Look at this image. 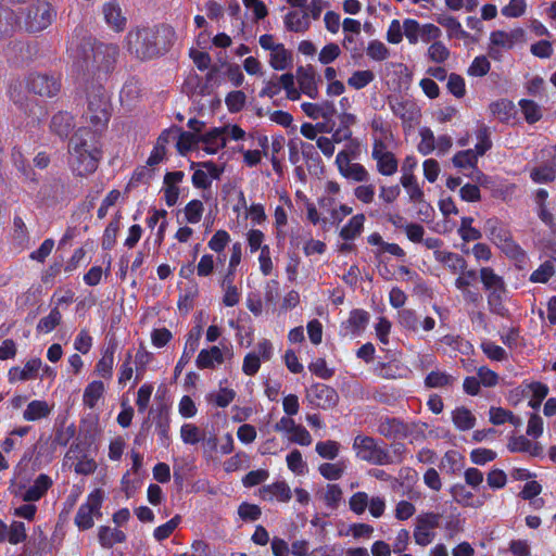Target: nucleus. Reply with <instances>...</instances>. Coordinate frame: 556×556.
Returning a JSON list of instances; mask_svg holds the SVG:
<instances>
[{"label": "nucleus", "instance_id": "1", "mask_svg": "<svg viewBox=\"0 0 556 556\" xmlns=\"http://www.w3.org/2000/svg\"><path fill=\"white\" fill-rule=\"evenodd\" d=\"M67 51L83 72L86 80L105 81L115 68L119 47L116 43L71 40Z\"/></svg>", "mask_w": 556, "mask_h": 556}, {"label": "nucleus", "instance_id": "2", "mask_svg": "<svg viewBox=\"0 0 556 556\" xmlns=\"http://www.w3.org/2000/svg\"><path fill=\"white\" fill-rule=\"evenodd\" d=\"M67 154L68 167L75 176L93 174L103 154L100 136L89 127L78 128L70 138Z\"/></svg>", "mask_w": 556, "mask_h": 556}, {"label": "nucleus", "instance_id": "3", "mask_svg": "<svg viewBox=\"0 0 556 556\" xmlns=\"http://www.w3.org/2000/svg\"><path fill=\"white\" fill-rule=\"evenodd\" d=\"M127 51L136 59L148 61L165 54L172 42L160 35L156 26H138L130 29L125 38Z\"/></svg>", "mask_w": 556, "mask_h": 556}, {"label": "nucleus", "instance_id": "4", "mask_svg": "<svg viewBox=\"0 0 556 556\" xmlns=\"http://www.w3.org/2000/svg\"><path fill=\"white\" fill-rule=\"evenodd\" d=\"M86 97V118L97 132L105 129L111 118L112 108L103 85L93 81L87 83Z\"/></svg>", "mask_w": 556, "mask_h": 556}, {"label": "nucleus", "instance_id": "5", "mask_svg": "<svg viewBox=\"0 0 556 556\" xmlns=\"http://www.w3.org/2000/svg\"><path fill=\"white\" fill-rule=\"evenodd\" d=\"M56 18V10L49 0H35L23 12L25 30L29 34L47 29Z\"/></svg>", "mask_w": 556, "mask_h": 556}, {"label": "nucleus", "instance_id": "6", "mask_svg": "<svg viewBox=\"0 0 556 556\" xmlns=\"http://www.w3.org/2000/svg\"><path fill=\"white\" fill-rule=\"evenodd\" d=\"M356 456L372 465H391L390 451L386 444H378L377 440L368 435H356L353 442Z\"/></svg>", "mask_w": 556, "mask_h": 556}, {"label": "nucleus", "instance_id": "7", "mask_svg": "<svg viewBox=\"0 0 556 556\" xmlns=\"http://www.w3.org/2000/svg\"><path fill=\"white\" fill-rule=\"evenodd\" d=\"M103 502L104 492L100 488L94 489L88 494L86 502L78 507L74 518V523L80 531L91 529L94 526V518L102 517L101 508Z\"/></svg>", "mask_w": 556, "mask_h": 556}, {"label": "nucleus", "instance_id": "8", "mask_svg": "<svg viewBox=\"0 0 556 556\" xmlns=\"http://www.w3.org/2000/svg\"><path fill=\"white\" fill-rule=\"evenodd\" d=\"M25 87L39 97L54 98L62 89V77L55 73L33 72L26 76Z\"/></svg>", "mask_w": 556, "mask_h": 556}, {"label": "nucleus", "instance_id": "9", "mask_svg": "<svg viewBox=\"0 0 556 556\" xmlns=\"http://www.w3.org/2000/svg\"><path fill=\"white\" fill-rule=\"evenodd\" d=\"M441 514L427 511L421 513L416 517V525L414 528V541L419 546H427L435 538L434 529L440 526Z\"/></svg>", "mask_w": 556, "mask_h": 556}, {"label": "nucleus", "instance_id": "10", "mask_svg": "<svg viewBox=\"0 0 556 556\" xmlns=\"http://www.w3.org/2000/svg\"><path fill=\"white\" fill-rule=\"evenodd\" d=\"M305 399L312 407L329 409L338 404L339 394L334 388L317 382L306 389Z\"/></svg>", "mask_w": 556, "mask_h": 556}, {"label": "nucleus", "instance_id": "11", "mask_svg": "<svg viewBox=\"0 0 556 556\" xmlns=\"http://www.w3.org/2000/svg\"><path fill=\"white\" fill-rule=\"evenodd\" d=\"M380 435L388 440H404L412 435L414 427L396 417H380L377 426Z\"/></svg>", "mask_w": 556, "mask_h": 556}, {"label": "nucleus", "instance_id": "12", "mask_svg": "<svg viewBox=\"0 0 556 556\" xmlns=\"http://www.w3.org/2000/svg\"><path fill=\"white\" fill-rule=\"evenodd\" d=\"M8 94L14 105L26 116H35L38 108L36 100L29 98L21 80H14L9 85Z\"/></svg>", "mask_w": 556, "mask_h": 556}, {"label": "nucleus", "instance_id": "13", "mask_svg": "<svg viewBox=\"0 0 556 556\" xmlns=\"http://www.w3.org/2000/svg\"><path fill=\"white\" fill-rule=\"evenodd\" d=\"M368 321V312L361 308L352 309L348 319L341 324L339 334L351 339L356 338L364 332Z\"/></svg>", "mask_w": 556, "mask_h": 556}, {"label": "nucleus", "instance_id": "14", "mask_svg": "<svg viewBox=\"0 0 556 556\" xmlns=\"http://www.w3.org/2000/svg\"><path fill=\"white\" fill-rule=\"evenodd\" d=\"M118 342L114 336L108 339L105 348L102 350L101 358L97 362L94 372L104 380H111L115 362V352Z\"/></svg>", "mask_w": 556, "mask_h": 556}, {"label": "nucleus", "instance_id": "15", "mask_svg": "<svg viewBox=\"0 0 556 556\" xmlns=\"http://www.w3.org/2000/svg\"><path fill=\"white\" fill-rule=\"evenodd\" d=\"M202 332L203 328L201 325H195L189 330L182 354L174 369L175 376L181 374L185 366L190 362L193 353L198 350Z\"/></svg>", "mask_w": 556, "mask_h": 556}, {"label": "nucleus", "instance_id": "16", "mask_svg": "<svg viewBox=\"0 0 556 556\" xmlns=\"http://www.w3.org/2000/svg\"><path fill=\"white\" fill-rule=\"evenodd\" d=\"M102 14L105 23L116 33L125 30L127 17L117 0H110L102 5Z\"/></svg>", "mask_w": 556, "mask_h": 556}, {"label": "nucleus", "instance_id": "17", "mask_svg": "<svg viewBox=\"0 0 556 556\" xmlns=\"http://www.w3.org/2000/svg\"><path fill=\"white\" fill-rule=\"evenodd\" d=\"M258 496L267 502L277 501L279 503H288L292 497V492L286 481H276L260 488Z\"/></svg>", "mask_w": 556, "mask_h": 556}, {"label": "nucleus", "instance_id": "18", "mask_svg": "<svg viewBox=\"0 0 556 556\" xmlns=\"http://www.w3.org/2000/svg\"><path fill=\"white\" fill-rule=\"evenodd\" d=\"M155 424V430L159 435V442L162 446L167 447L170 443L169 430H170V410L165 404L160 405L156 408V414L153 417Z\"/></svg>", "mask_w": 556, "mask_h": 556}, {"label": "nucleus", "instance_id": "19", "mask_svg": "<svg viewBox=\"0 0 556 556\" xmlns=\"http://www.w3.org/2000/svg\"><path fill=\"white\" fill-rule=\"evenodd\" d=\"M227 127H214L198 138L205 147L203 150L207 154H216L219 150L224 149L227 144L225 134Z\"/></svg>", "mask_w": 556, "mask_h": 556}, {"label": "nucleus", "instance_id": "20", "mask_svg": "<svg viewBox=\"0 0 556 556\" xmlns=\"http://www.w3.org/2000/svg\"><path fill=\"white\" fill-rule=\"evenodd\" d=\"M41 366L42 362L39 357L30 358L23 368L18 366L11 367L8 372V380L10 383H14L35 379Z\"/></svg>", "mask_w": 556, "mask_h": 556}, {"label": "nucleus", "instance_id": "21", "mask_svg": "<svg viewBox=\"0 0 556 556\" xmlns=\"http://www.w3.org/2000/svg\"><path fill=\"white\" fill-rule=\"evenodd\" d=\"M433 257L452 275H458L459 271L467 267V261L458 253L446 250H437L433 252Z\"/></svg>", "mask_w": 556, "mask_h": 556}, {"label": "nucleus", "instance_id": "22", "mask_svg": "<svg viewBox=\"0 0 556 556\" xmlns=\"http://www.w3.org/2000/svg\"><path fill=\"white\" fill-rule=\"evenodd\" d=\"M20 27L16 12L7 5H0V40L12 37Z\"/></svg>", "mask_w": 556, "mask_h": 556}, {"label": "nucleus", "instance_id": "23", "mask_svg": "<svg viewBox=\"0 0 556 556\" xmlns=\"http://www.w3.org/2000/svg\"><path fill=\"white\" fill-rule=\"evenodd\" d=\"M296 76L301 91L311 99H316L318 97V87L313 67L299 66Z\"/></svg>", "mask_w": 556, "mask_h": 556}, {"label": "nucleus", "instance_id": "24", "mask_svg": "<svg viewBox=\"0 0 556 556\" xmlns=\"http://www.w3.org/2000/svg\"><path fill=\"white\" fill-rule=\"evenodd\" d=\"M75 127L74 116L67 112H58L50 122L51 131L61 139L68 138Z\"/></svg>", "mask_w": 556, "mask_h": 556}, {"label": "nucleus", "instance_id": "25", "mask_svg": "<svg viewBox=\"0 0 556 556\" xmlns=\"http://www.w3.org/2000/svg\"><path fill=\"white\" fill-rule=\"evenodd\" d=\"M224 362L223 351L219 346L213 345L200 351L195 359V365L199 369H212L216 365H222Z\"/></svg>", "mask_w": 556, "mask_h": 556}, {"label": "nucleus", "instance_id": "26", "mask_svg": "<svg viewBox=\"0 0 556 556\" xmlns=\"http://www.w3.org/2000/svg\"><path fill=\"white\" fill-rule=\"evenodd\" d=\"M283 24L288 31L301 34L307 31L311 27L307 12L289 11L283 17Z\"/></svg>", "mask_w": 556, "mask_h": 556}, {"label": "nucleus", "instance_id": "27", "mask_svg": "<svg viewBox=\"0 0 556 556\" xmlns=\"http://www.w3.org/2000/svg\"><path fill=\"white\" fill-rule=\"evenodd\" d=\"M126 539L125 532L117 528L100 526L98 529V540L103 548H112L115 544L124 543Z\"/></svg>", "mask_w": 556, "mask_h": 556}, {"label": "nucleus", "instance_id": "28", "mask_svg": "<svg viewBox=\"0 0 556 556\" xmlns=\"http://www.w3.org/2000/svg\"><path fill=\"white\" fill-rule=\"evenodd\" d=\"M366 217L363 213H358L354 216H352L349 222L341 228L339 236L344 241H352L364 230V224H365Z\"/></svg>", "mask_w": 556, "mask_h": 556}, {"label": "nucleus", "instance_id": "29", "mask_svg": "<svg viewBox=\"0 0 556 556\" xmlns=\"http://www.w3.org/2000/svg\"><path fill=\"white\" fill-rule=\"evenodd\" d=\"M507 293L506 286L502 290H493L488 292L486 301L489 309L492 314L501 317H508L509 311L504 304V300Z\"/></svg>", "mask_w": 556, "mask_h": 556}, {"label": "nucleus", "instance_id": "30", "mask_svg": "<svg viewBox=\"0 0 556 556\" xmlns=\"http://www.w3.org/2000/svg\"><path fill=\"white\" fill-rule=\"evenodd\" d=\"M484 228L495 245L505 242V239L511 236L510 230L496 217L486 219Z\"/></svg>", "mask_w": 556, "mask_h": 556}, {"label": "nucleus", "instance_id": "31", "mask_svg": "<svg viewBox=\"0 0 556 556\" xmlns=\"http://www.w3.org/2000/svg\"><path fill=\"white\" fill-rule=\"evenodd\" d=\"M441 26L446 28L447 36L450 38H457V39H469L471 38L470 34L463 29L462 24L459 21L452 16V15H439L435 20Z\"/></svg>", "mask_w": 556, "mask_h": 556}, {"label": "nucleus", "instance_id": "32", "mask_svg": "<svg viewBox=\"0 0 556 556\" xmlns=\"http://www.w3.org/2000/svg\"><path fill=\"white\" fill-rule=\"evenodd\" d=\"M52 408L43 400H33L28 403L23 413V418L26 421H37L47 418L51 414Z\"/></svg>", "mask_w": 556, "mask_h": 556}, {"label": "nucleus", "instance_id": "33", "mask_svg": "<svg viewBox=\"0 0 556 556\" xmlns=\"http://www.w3.org/2000/svg\"><path fill=\"white\" fill-rule=\"evenodd\" d=\"M105 387L101 380L89 382L83 393V403L88 408H93L104 395Z\"/></svg>", "mask_w": 556, "mask_h": 556}, {"label": "nucleus", "instance_id": "34", "mask_svg": "<svg viewBox=\"0 0 556 556\" xmlns=\"http://www.w3.org/2000/svg\"><path fill=\"white\" fill-rule=\"evenodd\" d=\"M490 112L496 116L500 122L508 123L515 117V105L510 100L500 99L490 104Z\"/></svg>", "mask_w": 556, "mask_h": 556}, {"label": "nucleus", "instance_id": "35", "mask_svg": "<svg viewBox=\"0 0 556 556\" xmlns=\"http://www.w3.org/2000/svg\"><path fill=\"white\" fill-rule=\"evenodd\" d=\"M452 421L459 431H467L475 427L476 417L468 408L459 406L452 412Z\"/></svg>", "mask_w": 556, "mask_h": 556}, {"label": "nucleus", "instance_id": "36", "mask_svg": "<svg viewBox=\"0 0 556 556\" xmlns=\"http://www.w3.org/2000/svg\"><path fill=\"white\" fill-rule=\"evenodd\" d=\"M479 277L486 293L493 290H502L506 286L504 278L497 275L492 267H482L479 270Z\"/></svg>", "mask_w": 556, "mask_h": 556}, {"label": "nucleus", "instance_id": "37", "mask_svg": "<svg viewBox=\"0 0 556 556\" xmlns=\"http://www.w3.org/2000/svg\"><path fill=\"white\" fill-rule=\"evenodd\" d=\"M292 63V53L282 43H277L270 53L269 64L276 71H283Z\"/></svg>", "mask_w": 556, "mask_h": 556}, {"label": "nucleus", "instance_id": "38", "mask_svg": "<svg viewBox=\"0 0 556 556\" xmlns=\"http://www.w3.org/2000/svg\"><path fill=\"white\" fill-rule=\"evenodd\" d=\"M479 155L476 154L473 149H467L458 151L452 157V163L454 167L459 168L462 170H469L472 167H476L478 164Z\"/></svg>", "mask_w": 556, "mask_h": 556}, {"label": "nucleus", "instance_id": "39", "mask_svg": "<svg viewBox=\"0 0 556 556\" xmlns=\"http://www.w3.org/2000/svg\"><path fill=\"white\" fill-rule=\"evenodd\" d=\"M339 127L333 132V140L337 143L349 140L352 137L351 126L356 122V117L351 113H342L339 116Z\"/></svg>", "mask_w": 556, "mask_h": 556}, {"label": "nucleus", "instance_id": "40", "mask_svg": "<svg viewBox=\"0 0 556 556\" xmlns=\"http://www.w3.org/2000/svg\"><path fill=\"white\" fill-rule=\"evenodd\" d=\"M455 382V378L444 371L432 370L430 371L425 380V387L429 389L451 387Z\"/></svg>", "mask_w": 556, "mask_h": 556}, {"label": "nucleus", "instance_id": "41", "mask_svg": "<svg viewBox=\"0 0 556 556\" xmlns=\"http://www.w3.org/2000/svg\"><path fill=\"white\" fill-rule=\"evenodd\" d=\"M531 179L536 184L552 182L556 178V163L551 162L534 167L530 173Z\"/></svg>", "mask_w": 556, "mask_h": 556}, {"label": "nucleus", "instance_id": "42", "mask_svg": "<svg viewBox=\"0 0 556 556\" xmlns=\"http://www.w3.org/2000/svg\"><path fill=\"white\" fill-rule=\"evenodd\" d=\"M377 163V170L382 176H392L397 172L399 161L393 152L379 155L374 159Z\"/></svg>", "mask_w": 556, "mask_h": 556}, {"label": "nucleus", "instance_id": "43", "mask_svg": "<svg viewBox=\"0 0 556 556\" xmlns=\"http://www.w3.org/2000/svg\"><path fill=\"white\" fill-rule=\"evenodd\" d=\"M62 321V314L58 307H52L50 313L40 318L37 324V331L42 333L52 332Z\"/></svg>", "mask_w": 556, "mask_h": 556}, {"label": "nucleus", "instance_id": "44", "mask_svg": "<svg viewBox=\"0 0 556 556\" xmlns=\"http://www.w3.org/2000/svg\"><path fill=\"white\" fill-rule=\"evenodd\" d=\"M476 137L478 142L476 143L473 150L476 151V154L483 156L489 150L492 149L493 146L490 128L486 125L481 124L476 131Z\"/></svg>", "mask_w": 556, "mask_h": 556}, {"label": "nucleus", "instance_id": "45", "mask_svg": "<svg viewBox=\"0 0 556 556\" xmlns=\"http://www.w3.org/2000/svg\"><path fill=\"white\" fill-rule=\"evenodd\" d=\"M345 468L346 466L344 460H339L337 463L320 464L318 471L325 479L334 481L339 480L343 476Z\"/></svg>", "mask_w": 556, "mask_h": 556}, {"label": "nucleus", "instance_id": "46", "mask_svg": "<svg viewBox=\"0 0 556 556\" xmlns=\"http://www.w3.org/2000/svg\"><path fill=\"white\" fill-rule=\"evenodd\" d=\"M401 184L405 189H407L409 199L413 202H421L424 200V191L418 186L413 173H403Z\"/></svg>", "mask_w": 556, "mask_h": 556}, {"label": "nucleus", "instance_id": "47", "mask_svg": "<svg viewBox=\"0 0 556 556\" xmlns=\"http://www.w3.org/2000/svg\"><path fill=\"white\" fill-rule=\"evenodd\" d=\"M119 218H121V215L116 214V216L105 227L103 237H102V249L103 250H111L115 245L117 233L119 230Z\"/></svg>", "mask_w": 556, "mask_h": 556}, {"label": "nucleus", "instance_id": "48", "mask_svg": "<svg viewBox=\"0 0 556 556\" xmlns=\"http://www.w3.org/2000/svg\"><path fill=\"white\" fill-rule=\"evenodd\" d=\"M519 106L528 124H534L542 118L541 109L533 100L521 99Z\"/></svg>", "mask_w": 556, "mask_h": 556}, {"label": "nucleus", "instance_id": "49", "mask_svg": "<svg viewBox=\"0 0 556 556\" xmlns=\"http://www.w3.org/2000/svg\"><path fill=\"white\" fill-rule=\"evenodd\" d=\"M375 79V74L370 70L355 71L349 78V87L361 90L368 86Z\"/></svg>", "mask_w": 556, "mask_h": 556}, {"label": "nucleus", "instance_id": "50", "mask_svg": "<svg viewBox=\"0 0 556 556\" xmlns=\"http://www.w3.org/2000/svg\"><path fill=\"white\" fill-rule=\"evenodd\" d=\"M316 453L325 459L333 460L340 452V443L334 440L319 441L315 446Z\"/></svg>", "mask_w": 556, "mask_h": 556}, {"label": "nucleus", "instance_id": "51", "mask_svg": "<svg viewBox=\"0 0 556 556\" xmlns=\"http://www.w3.org/2000/svg\"><path fill=\"white\" fill-rule=\"evenodd\" d=\"M473 218L470 216H464L460 220V227L458 228V235L460 238L468 242L479 240L482 233L479 229L472 227Z\"/></svg>", "mask_w": 556, "mask_h": 556}, {"label": "nucleus", "instance_id": "52", "mask_svg": "<svg viewBox=\"0 0 556 556\" xmlns=\"http://www.w3.org/2000/svg\"><path fill=\"white\" fill-rule=\"evenodd\" d=\"M497 248L509 258L515 261H522L525 258V251L521 247L509 236L505 242L497 244Z\"/></svg>", "mask_w": 556, "mask_h": 556}, {"label": "nucleus", "instance_id": "53", "mask_svg": "<svg viewBox=\"0 0 556 556\" xmlns=\"http://www.w3.org/2000/svg\"><path fill=\"white\" fill-rule=\"evenodd\" d=\"M180 437L184 443L194 445L204 438V433L193 424H184L180 428Z\"/></svg>", "mask_w": 556, "mask_h": 556}, {"label": "nucleus", "instance_id": "54", "mask_svg": "<svg viewBox=\"0 0 556 556\" xmlns=\"http://www.w3.org/2000/svg\"><path fill=\"white\" fill-rule=\"evenodd\" d=\"M419 135L420 142L417 146L418 152L422 155H429L435 149V138L433 131L428 127H424L420 129Z\"/></svg>", "mask_w": 556, "mask_h": 556}, {"label": "nucleus", "instance_id": "55", "mask_svg": "<svg viewBox=\"0 0 556 556\" xmlns=\"http://www.w3.org/2000/svg\"><path fill=\"white\" fill-rule=\"evenodd\" d=\"M555 275V268L551 261H546L533 270L530 281L534 283H546Z\"/></svg>", "mask_w": 556, "mask_h": 556}, {"label": "nucleus", "instance_id": "56", "mask_svg": "<svg viewBox=\"0 0 556 556\" xmlns=\"http://www.w3.org/2000/svg\"><path fill=\"white\" fill-rule=\"evenodd\" d=\"M181 517L179 515H175L172 519L166 521L165 523L156 527L153 531V536L156 541L162 542L168 539L175 529L180 523Z\"/></svg>", "mask_w": 556, "mask_h": 556}, {"label": "nucleus", "instance_id": "57", "mask_svg": "<svg viewBox=\"0 0 556 556\" xmlns=\"http://www.w3.org/2000/svg\"><path fill=\"white\" fill-rule=\"evenodd\" d=\"M203 212L204 205L202 201L197 199L189 201L184 210L185 218L189 224H198L202 218Z\"/></svg>", "mask_w": 556, "mask_h": 556}, {"label": "nucleus", "instance_id": "58", "mask_svg": "<svg viewBox=\"0 0 556 556\" xmlns=\"http://www.w3.org/2000/svg\"><path fill=\"white\" fill-rule=\"evenodd\" d=\"M480 346L485 356L491 361L503 362L508 359V354L505 349L493 341H484Z\"/></svg>", "mask_w": 556, "mask_h": 556}, {"label": "nucleus", "instance_id": "59", "mask_svg": "<svg viewBox=\"0 0 556 556\" xmlns=\"http://www.w3.org/2000/svg\"><path fill=\"white\" fill-rule=\"evenodd\" d=\"M366 53L374 61H384L389 58L390 52L387 46L380 40H371L368 42Z\"/></svg>", "mask_w": 556, "mask_h": 556}, {"label": "nucleus", "instance_id": "60", "mask_svg": "<svg viewBox=\"0 0 556 556\" xmlns=\"http://www.w3.org/2000/svg\"><path fill=\"white\" fill-rule=\"evenodd\" d=\"M399 324L404 329L416 332L419 328V318L414 309L404 308L399 312Z\"/></svg>", "mask_w": 556, "mask_h": 556}, {"label": "nucleus", "instance_id": "61", "mask_svg": "<svg viewBox=\"0 0 556 556\" xmlns=\"http://www.w3.org/2000/svg\"><path fill=\"white\" fill-rule=\"evenodd\" d=\"M491 68V63L484 55H479L473 59L470 66L467 70V74L472 77H483Z\"/></svg>", "mask_w": 556, "mask_h": 556}, {"label": "nucleus", "instance_id": "62", "mask_svg": "<svg viewBox=\"0 0 556 556\" xmlns=\"http://www.w3.org/2000/svg\"><path fill=\"white\" fill-rule=\"evenodd\" d=\"M245 93L241 90L230 91L226 98L225 103L230 113H238L242 111L245 105Z\"/></svg>", "mask_w": 556, "mask_h": 556}, {"label": "nucleus", "instance_id": "63", "mask_svg": "<svg viewBox=\"0 0 556 556\" xmlns=\"http://www.w3.org/2000/svg\"><path fill=\"white\" fill-rule=\"evenodd\" d=\"M230 242V235L224 230L219 229L217 230L212 238L210 239L207 247L210 250L216 252L217 254H220L224 252L225 248Z\"/></svg>", "mask_w": 556, "mask_h": 556}, {"label": "nucleus", "instance_id": "64", "mask_svg": "<svg viewBox=\"0 0 556 556\" xmlns=\"http://www.w3.org/2000/svg\"><path fill=\"white\" fill-rule=\"evenodd\" d=\"M428 58L435 63H444L450 58V50L442 41H434L428 48Z\"/></svg>", "mask_w": 556, "mask_h": 556}]
</instances>
